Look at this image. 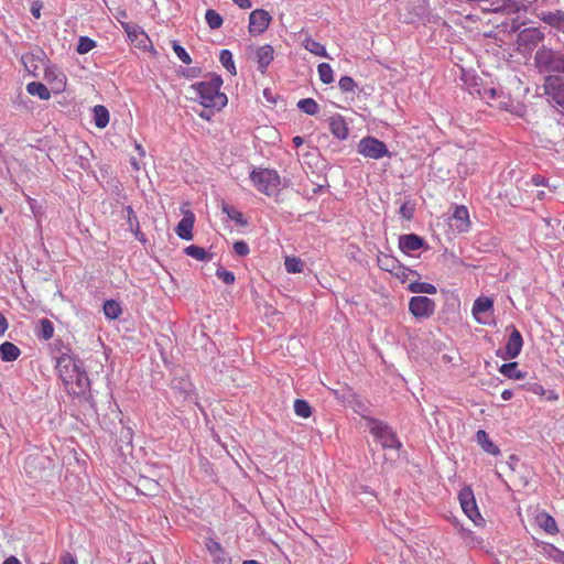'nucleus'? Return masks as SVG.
I'll list each match as a JSON object with an SVG mask.
<instances>
[{"mask_svg":"<svg viewBox=\"0 0 564 564\" xmlns=\"http://www.w3.org/2000/svg\"><path fill=\"white\" fill-rule=\"evenodd\" d=\"M56 369L69 394L83 395L89 389V378L82 368L80 360L74 356L68 354L59 356L56 360Z\"/></svg>","mask_w":564,"mask_h":564,"instance_id":"nucleus-1","label":"nucleus"},{"mask_svg":"<svg viewBox=\"0 0 564 564\" xmlns=\"http://www.w3.org/2000/svg\"><path fill=\"white\" fill-rule=\"evenodd\" d=\"M221 85L223 78L217 74H213L209 80L195 83L191 88L196 93L200 105L205 108L221 109L228 101L227 96L220 93Z\"/></svg>","mask_w":564,"mask_h":564,"instance_id":"nucleus-2","label":"nucleus"},{"mask_svg":"<svg viewBox=\"0 0 564 564\" xmlns=\"http://www.w3.org/2000/svg\"><path fill=\"white\" fill-rule=\"evenodd\" d=\"M534 65L541 74H564V53L542 46L534 54Z\"/></svg>","mask_w":564,"mask_h":564,"instance_id":"nucleus-3","label":"nucleus"},{"mask_svg":"<svg viewBox=\"0 0 564 564\" xmlns=\"http://www.w3.org/2000/svg\"><path fill=\"white\" fill-rule=\"evenodd\" d=\"M250 180L254 187L268 195H275L280 191L281 178L275 170L254 169L250 173Z\"/></svg>","mask_w":564,"mask_h":564,"instance_id":"nucleus-4","label":"nucleus"},{"mask_svg":"<svg viewBox=\"0 0 564 564\" xmlns=\"http://www.w3.org/2000/svg\"><path fill=\"white\" fill-rule=\"evenodd\" d=\"M367 427L383 448L399 449L402 444L393 430L383 421L373 417H364Z\"/></svg>","mask_w":564,"mask_h":564,"instance_id":"nucleus-5","label":"nucleus"},{"mask_svg":"<svg viewBox=\"0 0 564 564\" xmlns=\"http://www.w3.org/2000/svg\"><path fill=\"white\" fill-rule=\"evenodd\" d=\"M358 153L373 160L391 156L386 143L375 137L362 138L358 143Z\"/></svg>","mask_w":564,"mask_h":564,"instance_id":"nucleus-6","label":"nucleus"},{"mask_svg":"<svg viewBox=\"0 0 564 564\" xmlns=\"http://www.w3.org/2000/svg\"><path fill=\"white\" fill-rule=\"evenodd\" d=\"M436 308L434 300L427 296H413L409 302V311L416 319L430 318Z\"/></svg>","mask_w":564,"mask_h":564,"instance_id":"nucleus-7","label":"nucleus"},{"mask_svg":"<svg viewBox=\"0 0 564 564\" xmlns=\"http://www.w3.org/2000/svg\"><path fill=\"white\" fill-rule=\"evenodd\" d=\"M460 507L465 514L476 524L479 525L484 519L479 513L474 492L470 488H464L458 495Z\"/></svg>","mask_w":564,"mask_h":564,"instance_id":"nucleus-8","label":"nucleus"},{"mask_svg":"<svg viewBox=\"0 0 564 564\" xmlns=\"http://www.w3.org/2000/svg\"><path fill=\"white\" fill-rule=\"evenodd\" d=\"M544 90L550 100L564 110V79L547 76L544 83Z\"/></svg>","mask_w":564,"mask_h":564,"instance_id":"nucleus-9","label":"nucleus"},{"mask_svg":"<svg viewBox=\"0 0 564 564\" xmlns=\"http://www.w3.org/2000/svg\"><path fill=\"white\" fill-rule=\"evenodd\" d=\"M544 33L539 28H527L518 33L517 43L525 50H533L544 40Z\"/></svg>","mask_w":564,"mask_h":564,"instance_id":"nucleus-10","label":"nucleus"},{"mask_svg":"<svg viewBox=\"0 0 564 564\" xmlns=\"http://www.w3.org/2000/svg\"><path fill=\"white\" fill-rule=\"evenodd\" d=\"M271 22V15L263 9L253 10L249 15V32L252 35L262 34Z\"/></svg>","mask_w":564,"mask_h":564,"instance_id":"nucleus-11","label":"nucleus"},{"mask_svg":"<svg viewBox=\"0 0 564 564\" xmlns=\"http://www.w3.org/2000/svg\"><path fill=\"white\" fill-rule=\"evenodd\" d=\"M44 79L52 86L54 93L64 90L66 85L65 74L56 65H46L44 67Z\"/></svg>","mask_w":564,"mask_h":564,"instance_id":"nucleus-12","label":"nucleus"},{"mask_svg":"<svg viewBox=\"0 0 564 564\" xmlns=\"http://www.w3.org/2000/svg\"><path fill=\"white\" fill-rule=\"evenodd\" d=\"M522 346L523 338L521 333L514 326H511V333L505 346V355L502 357L505 359H513L518 357L521 352Z\"/></svg>","mask_w":564,"mask_h":564,"instance_id":"nucleus-13","label":"nucleus"},{"mask_svg":"<svg viewBox=\"0 0 564 564\" xmlns=\"http://www.w3.org/2000/svg\"><path fill=\"white\" fill-rule=\"evenodd\" d=\"M451 226L458 232H467L470 228L469 213L466 206H456L453 215Z\"/></svg>","mask_w":564,"mask_h":564,"instance_id":"nucleus-14","label":"nucleus"},{"mask_svg":"<svg viewBox=\"0 0 564 564\" xmlns=\"http://www.w3.org/2000/svg\"><path fill=\"white\" fill-rule=\"evenodd\" d=\"M274 58V48L270 44L259 46L254 52V59L258 65V70L265 74L269 65Z\"/></svg>","mask_w":564,"mask_h":564,"instance_id":"nucleus-15","label":"nucleus"},{"mask_svg":"<svg viewBox=\"0 0 564 564\" xmlns=\"http://www.w3.org/2000/svg\"><path fill=\"white\" fill-rule=\"evenodd\" d=\"M424 246L425 240L415 234H406L399 237V248L406 254L420 250Z\"/></svg>","mask_w":564,"mask_h":564,"instance_id":"nucleus-16","label":"nucleus"},{"mask_svg":"<svg viewBox=\"0 0 564 564\" xmlns=\"http://www.w3.org/2000/svg\"><path fill=\"white\" fill-rule=\"evenodd\" d=\"M494 301L487 296H479L475 300L471 308L474 318L480 323L486 324V321L481 317V314L492 312Z\"/></svg>","mask_w":564,"mask_h":564,"instance_id":"nucleus-17","label":"nucleus"},{"mask_svg":"<svg viewBox=\"0 0 564 564\" xmlns=\"http://www.w3.org/2000/svg\"><path fill=\"white\" fill-rule=\"evenodd\" d=\"M205 546L212 555L214 564H230V558L219 542L207 539Z\"/></svg>","mask_w":564,"mask_h":564,"instance_id":"nucleus-18","label":"nucleus"},{"mask_svg":"<svg viewBox=\"0 0 564 564\" xmlns=\"http://www.w3.org/2000/svg\"><path fill=\"white\" fill-rule=\"evenodd\" d=\"M194 221L195 218L193 213L185 214L176 226V235L183 240H192Z\"/></svg>","mask_w":564,"mask_h":564,"instance_id":"nucleus-19","label":"nucleus"},{"mask_svg":"<svg viewBox=\"0 0 564 564\" xmlns=\"http://www.w3.org/2000/svg\"><path fill=\"white\" fill-rule=\"evenodd\" d=\"M329 130L339 140H345L348 137L347 123L340 115L329 118Z\"/></svg>","mask_w":564,"mask_h":564,"instance_id":"nucleus-20","label":"nucleus"},{"mask_svg":"<svg viewBox=\"0 0 564 564\" xmlns=\"http://www.w3.org/2000/svg\"><path fill=\"white\" fill-rule=\"evenodd\" d=\"M539 19L553 29L558 31L564 30V11L557 10L554 12H542L539 15Z\"/></svg>","mask_w":564,"mask_h":564,"instance_id":"nucleus-21","label":"nucleus"},{"mask_svg":"<svg viewBox=\"0 0 564 564\" xmlns=\"http://www.w3.org/2000/svg\"><path fill=\"white\" fill-rule=\"evenodd\" d=\"M540 547V554H542L544 557L554 561L558 564H564V552L558 550L556 546H554L551 543L541 542L539 544Z\"/></svg>","mask_w":564,"mask_h":564,"instance_id":"nucleus-22","label":"nucleus"},{"mask_svg":"<svg viewBox=\"0 0 564 564\" xmlns=\"http://www.w3.org/2000/svg\"><path fill=\"white\" fill-rule=\"evenodd\" d=\"M476 440L485 452L495 456L500 454L499 447L489 438V435L484 430H479L476 433Z\"/></svg>","mask_w":564,"mask_h":564,"instance_id":"nucleus-23","label":"nucleus"},{"mask_svg":"<svg viewBox=\"0 0 564 564\" xmlns=\"http://www.w3.org/2000/svg\"><path fill=\"white\" fill-rule=\"evenodd\" d=\"M20 354V348L10 341H4L0 345V358L3 361H14L19 358Z\"/></svg>","mask_w":564,"mask_h":564,"instance_id":"nucleus-24","label":"nucleus"},{"mask_svg":"<svg viewBox=\"0 0 564 564\" xmlns=\"http://www.w3.org/2000/svg\"><path fill=\"white\" fill-rule=\"evenodd\" d=\"M378 265L381 270L393 273L400 269V261L393 256L380 253L377 258Z\"/></svg>","mask_w":564,"mask_h":564,"instance_id":"nucleus-25","label":"nucleus"},{"mask_svg":"<svg viewBox=\"0 0 564 564\" xmlns=\"http://www.w3.org/2000/svg\"><path fill=\"white\" fill-rule=\"evenodd\" d=\"M536 522L539 527L543 529L546 533L555 534L558 531L556 521L546 512H540L536 516Z\"/></svg>","mask_w":564,"mask_h":564,"instance_id":"nucleus-26","label":"nucleus"},{"mask_svg":"<svg viewBox=\"0 0 564 564\" xmlns=\"http://www.w3.org/2000/svg\"><path fill=\"white\" fill-rule=\"evenodd\" d=\"M26 91L32 96H37L41 100H48L51 98V91L40 82L29 83L26 85Z\"/></svg>","mask_w":564,"mask_h":564,"instance_id":"nucleus-27","label":"nucleus"},{"mask_svg":"<svg viewBox=\"0 0 564 564\" xmlns=\"http://www.w3.org/2000/svg\"><path fill=\"white\" fill-rule=\"evenodd\" d=\"M499 371L509 379L521 380L525 377V373L519 370L516 361L503 364Z\"/></svg>","mask_w":564,"mask_h":564,"instance_id":"nucleus-28","label":"nucleus"},{"mask_svg":"<svg viewBox=\"0 0 564 564\" xmlns=\"http://www.w3.org/2000/svg\"><path fill=\"white\" fill-rule=\"evenodd\" d=\"M121 313H122V308L118 301H116V300L105 301L104 314L108 319L115 321L121 315Z\"/></svg>","mask_w":564,"mask_h":564,"instance_id":"nucleus-29","label":"nucleus"},{"mask_svg":"<svg viewBox=\"0 0 564 564\" xmlns=\"http://www.w3.org/2000/svg\"><path fill=\"white\" fill-rule=\"evenodd\" d=\"M96 127L102 129L109 123V111L105 106L97 105L93 109Z\"/></svg>","mask_w":564,"mask_h":564,"instance_id":"nucleus-30","label":"nucleus"},{"mask_svg":"<svg viewBox=\"0 0 564 564\" xmlns=\"http://www.w3.org/2000/svg\"><path fill=\"white\" fill-rule=\"evenodd\" d=\"M302 45L305 50L316 56L328 57L325 46L311 37L304 39Z\"/></svg>","mask_w":564,"mask_h":564,"instance_id":"nucleus-31","label":"nucleus"},{"mask_svg":"<svg viewBox=\"0 0 564 564\" xmlns=\"http://www.w3.org/2000/svg\"><path fill=\"white\" fill-rule=\"evenodd\" d=\"M186 256L192 257L198 261H210L213 256L208 253L203 247L199 246H188L184 249Z\"/></svg>","mask_w":564,"mask_h":564,"instance_id":"nucleus-32","label":"nucleus"},{"mask_svg":"<svg viewBox=\"0 0 564 564\" xmlns=\"http://www.w3.org/2000/svg\"><path fill=\"white\" fill-rule=\"evenodd\" d=\"M408 290L416 294H435L436 286L427 282H412L409 284Z\"/></svg>","mask_w":564,"mask_h":564,"instance_id":"nucleus-33","label":"nucleus"},{"mask_svg":"<svg viewBox=\"0 0 564 564\" xmlns=\"http://www.w3.org/2000/svg\"><path fill=\"white\" fill-rule=\"evenodd\" d=\"M219 62L231 75L237 74V68L232 58V53L229 50L224 48L220 51Z\"/></svg>","mask_w":564,"mask_h":564,"instance_id":"nucleus-34","label":"nucleus"},{"mask_svg":"<svg viewBox=\"0 0 564 564\" xmlns=\"http://www.w3.org/2000/svg\"><path fill=\"white\" fill-rule=\"evenodd\" d=\"M221 209H223V213H225L228 216V218H230L238 225L247 226V224H248L247 219L243 217L242 213L237 210L235 207L229 206L228 204H223Z\"/></svg>","mask_w":564,"mask_h":564,"instance_id":"nucleus-35","label":"nucleus"},{"mask_svg":"<svg viewBox=\"0 0 564 564\" xmlns=\"http://www.w3.org/2000/svg\"><path fill=\"white\" fill-rule=\"evenodd\" d=\"M37 336L44 340H48L54 335V326L53 323L47 318H42L40 321Z\"/></svg>","mask_w":564,"mask_h":564,"instance_id":"nucleus-36","label":"nucleus"},{"mask_svg":"<svg viewBox=\"0 0 564 564\" xmlns=\"http://www.w3.org/2000/svg\"><path fill=\"white\" fill-rule=\"evenodd\" d=\"M297 108L306 115L314 116L318 112L319 106L313 98L299 100Z\"/></svg>","mask_w":564,"mask_h":564,"instance_id":"nucleus-37","label":"nucleus"},{"mask_svg":"<svg viewBox=\"0 0 564 564\" xmlns=\"http://www.w3.org/2000/svg\"><path fill=\"white\" fill-rule=\"evenodd\" d=\"M294 412L297 416L307 419L312 414V408L307 401L303 399H296L294 401Z\"/></svg>","mask_w":564,"mask_h":564,"instance_id":"nucleus-38","label":"nucleus"},{"mask_svg":"<svg viewBox=\"0 0 564 564\" xmlns=\"http://www.w3.org/2000/svg\"><path fill=\"white\" fill-rule=\"evenodd\" d=\"M205 20L207 25L213 30L219 29L224 22L221 15L213 9L206 11Z\"/></svg>","mask_w":564,"mask_h":564,"instance_id":"nucleus-39","label":"nucleus"},{"mask_svg":"<svg viewBox=\"0 0 564 564\" xmlns=\"http://www.w3.org/2000/svg\"><path fill=\"white\" fill-rule=\"evenodd\" d=\"M317 72L322 83L330 84L334 82L333 68L328 63H321L317 67Z\"/></svg>","mask_w":564,"mask_h":564,"instance_id":"nucleus-40","label":"nucleus"},{"mask_svg":"<svg viewBox=\"0 0 564 564\" xmlns=\"http://www.w3.org/2000/svg\"><path fill=\"white\" fill-rule=\"evenodd\" d=\"M94 47H96V41L88 36H80L78 39V44L76 47V52L80 55L90 52Z\"/></svg>","mask_w":564,"mask_h":564,"instance_id":"nucleus-41","label":"nucleus"},{"mask_svg":"<svg viewBox=\"0 0 564 564\" xmlns=\"http://www.w3.org/2000/svg\"><path fill=\"white\" fill-rule=\"evenodd\" d=\"M284 265L289 273H299L303 270V262L297 258L288 257L284 261Z\"/></svg>","mask_w":564,"mask_h":564,"instance_id":"nucleus-42","label":"nucleus"},{"mask_svg":"<svg viewBox=\"0 0 564 564\" xmlns=\"http://www.w3.org/2000/svg\"><path fill=\"white\" fill-rule=\"evenodd\" d=\"M338 86L343 93H352L357 84L350 76H343L338 82Z\"/></svg>","mask_w":564,"mask_h":564,"instance_id":"nucleus-43","label":"nucleus"},{"mask_svg":"<svg viewBox=\"0 0 564 564\" xmlns=\"http://www.w3.org/2000/svg\"><path fill=\"white\" fill-rule=\"evenodd\" d=\"M415 213V204L412 202H405L400 207V215L406 219L410 220L413 218Z\"/></svg>","mask_w":564,"mask_h":564,"instance_id":"nucleus-44","label":"nucleus"},{"mask_svg":"<svg viewBox=\"0 0 564 564\" xmlns=\"http://www.w3.org/2000/svg\"><path fill=\"white\" fill-rule=\"evenodd\" d=\"M173 51L175 52V54L177 55V57L185 64H191L192 63V58L189 56V54L186 52V50L180 45L176 41L173 42Z\"/></svg>","mask_w":564,"mask_h":564,"instance_id":"nucleus-45","label":"nucleus"},{"mask_svg":"<svg viewBox=\"0 0 564 564\" xmlns=\"http://www.w3.org/2000/svg\"><path fill=\"white\" fill-rule=\"evenodd\" d=\"M216 275L226 284H232L235 282V274L231 271L219 268L216 271Z\"/></svg>","mask_w":564,"mask_h":564,"instance_id":"nucleus-46","label":"nucleus"},{"mask_svg":"<svg viewBox=\"0 0 564 564\" xmlns=\"http://www.w3.org/2000/svg\"><path fill=\"white\" fill-rule=\"evenodd\" d=\"M234 251L239 257H246L250 252L248 243L243 240L236 241L232 246Z\"/></svg>","mask_w":564,"mask_h":564,"instance_id":"nucleus-47","label":"nucleus"},{"mask_svg":"<svg viewBox=\"0 0 564 564\" xmlns=\"http://www.w3.org/2000/svg\"><path fill=\"white\" fill-rule=\"evenodd\" d=\"M392 274L395 275L402 283H404L410 274H416V272L405 268L402 263H400V269H397Z\"/></svg>","mask_w":564,"mask_h":564,"instance_id":"nucleus-48","label":"nucleus"},{"mask_svg":"<svg viewBox=\"0 0 564 564\" xmlns=\"http://www.w3.org/2000/svg\"><path fill=\"white\" fill-rule=\"evenodd\" d=\"M121 25L130 39H137L138 34L141 33L140 28L138 25H132L126 22H122Z\"/></svg>","mask_w":564,"mask_h":564,"instance_id":"nucleus-49","label":"nucleus"},{"mask_svg":"<svg viewBox=\"0 0 564 564\" xmlns=\"http://www.w3.org/2000/svg\"><path fill=\"white\" fill-rule=\"evenodd\" d=\"M22 62L25 65L26 69L30 72H34L37 68L36 61L34 58V55H24L22 57Z\"/></svg>","mask_w":564,"mask_h":564,"instance_id":"nucleus-50","label":"nucleus"},{"mask_svg":"<svg viewBox=\"0 0 564 564\" xmlns=\"http://www.w3.org/2000/svg\"><path fill=\"white\" fill-rule=\"evenodd\" d=\"M200 74L199 67H188L182 72V75L187 78H195Z\"/></svg>","mask_w":564,"mask_h":564,"instance_id":"nucleus-51","label":"nucleus"},{"mask_svg":"<svg viewBox=\"0 0 564 564\" xmlns=\"http://www.w3.org/2000/svg\"><path fill=\"white\" fill-rule=\"evenodd\" d=\"M61 564H77V562L70 553H65L61 558Z\"/></svg>","mask_w":564,"mask_h":564,"instance_id":"nucleus-52","label":"nucleus"},{"mask_svg":"<svg viewBox=\"0 0 564 564\" xmlns=\"http://www.w3.org/2000/svg\"><path fill=\"white\" fill-rule=\"evenodd\" d=\"M41 8L42 6L39 4L37 2H33L32 3V7H31V13L32 15L35 18V19H40L41 17Z\"/></svg>","mask_w":564,"mask_h":564,"instance_id":"nucleus-53","label":"nucleus"},{"mask_svg":"<svg viewBox=\"0 0 564 564\" xmlns=\"http://www.w3.org/2000/svg\"><path fill=\"white\" fill-rule=\"evenodd\" d=\"M232 2L241 9H249L252 6L251 0H232Z\"/></svg>","mask_w":564,"mask_h":564,"instance_id":"nucleus-54","label":"nucleus"},{"mask_svg":"<svg viewBox=\"0 0 564 564\" xmlns=\"http://www.w3.org/2000/svg\"><path fill=\"white\" fill-rule=\"evenodd\" d=\"M127 210H128V214H129V224H130V226L133 227V224L135 223L137 227L139 228V223H138V219H137L132 208L128 207Z\"/></svg>","mask_w":564,"mask_h":564,"instance_id":"nucleus-55","label":"nucleus"},{"mask_svg":"<svg viewBox=\"0 0 564 564\" xmlns=\"http://www.w3.org/2000/svg\"><path fill=\"white\" fill-rule=\"evenodd\" d=\"M531 181L536 186H541V185H545L546 184L545 178L543 176H541V175L532 176Z\"/></svg>","mask_w":564,"mask_h":564,"instance_id":"nucleus-56","label":"nucleus"},{"mask_svg":"<svg viewBox=\"0 0 564 564\" xmlns=\"http://www.w3.org/2000/svg\"><path fill=\"white\" fill-rule=\"evenodd\" d=\"M7 329H8V322H7L6 317L2 314H0V336H2Z\"/></svg>","mask_w":564,"mask_h":564,"instance_id":"nucleus-57","label":"nucleus"},{"mask_svg":"<svg viewBox=\"0 0 564 564\" xmlns=\"http://www.w3.org/2000/svg\"><path fill=\"white\" fill-rule=\"evenodd\" d=\"M512 397H513V391L509 390V389L503 390L502 393H501V398H502L503 401H508Z\"/></svg>","mask_w":564,"mask_h":564,"instance_id":"nucleus-58","label":"nucleus"},{"mask_svg":"<svg viewBox=\"0 0 564 564\" xmlns=\"http://www.w3.org/2000/svg\"><path fill=\"white\" fill-rule=\"evenodd\" d=\"M3 564H21L15 556H9L4 560Z\"/></svg>","mask_w":564,"mask_h":564,"instance_id":"nucleus-59","label":"nucleus"},{"mask_svg":"<svg viewBox=\"0 0 564 564\" xmlns=\"http://www.w3.org/2000/svg\"><path fill=\"white\" fill-rule=\"evenodd\" d=\"M486 96H488V97L494 99L495 96H496V90L494 88L485 89L482 97L486 98Z\"/></svg>","mask_w":564,"mask_h":564,"instance_id":"nucleus-60","label":"nucleus"},{"mask_svg":"<svg viewBox=\"0 0 564 564\" xmlns=\"http://www.w3.org/2000/svg\"><path fill=\"white\" fill-rule=\"evenodd\" d=\"M293 143H294L295 147L302 145L303 144V138L300 137V135L294 137L293 138Z\"/></svg>","mask_w":564,"mask_h":564,"instance_id":"nucleus-61","label":"nucleus"},{"mask_svg":"<svg viewBox=\"0 0 564 564\" xmlns=\"http://www.w3.org/2000/svg\"><path fill=\"white\" fill-rule=\"evenodd\" d=\"M135 150H137V151L140 153V155H142V156L145 154L144 149H143V148H142V145H141V144H139V143H135Z\"/></svg>","mask_w":564,"mask_h":564,"instance_id":"nucleus-62","label":"nucleus"},{"mask_svg":"<svg viewBox=\"0 0 564 564\" xmlns=\"http://www.w3.org/2000/svg\"><path fill=\"white\" fill-rule=\"evenodd\" d=\"M535 196L538 199L542 200L545 198L546 194L544 191H539Z\"/></svg>","mask_w":564,"mask_h":564,"instance_id":"nucleus-63","label":"nucleus"},{"mask_svg":"<svg viewBox=\"0 0 564 564\" xmlns=\"http://www.w3.org/2000/svg\"><path fill=\"white\" fill-rule=\"evenodd\" d=\"M242 564H261V563H259L256 560H247V561H243Z\"/></svg>","mask_w":564,"mask_h":564,"instance_id":"nucleus-64","label":"nucleus"}]
</instances>
